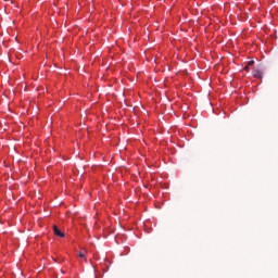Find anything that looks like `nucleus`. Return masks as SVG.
I'll return each mask as SVG.
<instances>
[{"label": "nucleus", "mask_w": 278, "mask_h": 278, "mask_svg": "<svg viewBox=\"0 0 278 278\" xmlns=\"http://www.w3.org/2000/svg\"><path fill=\"white\" fill-rule=\"evenodd\" d=\"M253 64H255V61H249V62H248V65H249V66H253Z\"/></svg>", "instance_id": "4"}, {"label": "nucleus", "mask_w": 278, "mask_h": 278, "mask_svg": "<svg viewBox=\"0 0 278 278\" xmlns=\"http://www.w3.org/2000/svg\"><path fill=\"white\" fill-rule=\"evenodd\" d=\"M78 257H80L81 260H85L86 258V250H83L81 252H79Z\"/></svg>", "instance_id": "3"}, {"label": "nucleus", "mask_w": 278, "mask_h": 278, "mask_svg": "<svg viewBox=\"0 0 278 278\" xmlns=\"http://www.w3.org/2000/svg\"><path fill=\"white\" fill-rule=\"evenodd\" d=\"M252 75L255 77V79H262V71L260 70H253Z\"/></svg>", "instance_id": "2"}, {"label": "nucleus", "mask_w": 278, "mask_h": 278, "mask_svg": "<svg viewBox=\"0 0 278 278\" xmlns=\"http://www.w3.org/2000/svg\"><path fill=\"white\" fill-rule=\"evenodd\" d=\"M243 71H249V65H245V66L243 67Z\"/></svg>", "instance_id": "5"}, {"label": "nucleus", "mask_w": 278, "mask_h": 278, "mask_svg": "<svg viewBox=\"0 0 278 278\" xmlns=\"http://www.w3.org/2000/svg\"><path fill=\"white\" fill-rule=\"evenodd\" d=\"M53 229V233L54 236H58L59 238H64V232H62V230H60V228H58V226H53L52 227Z\"/></svg>", "instance_id": "1"}]
</instances>
